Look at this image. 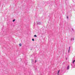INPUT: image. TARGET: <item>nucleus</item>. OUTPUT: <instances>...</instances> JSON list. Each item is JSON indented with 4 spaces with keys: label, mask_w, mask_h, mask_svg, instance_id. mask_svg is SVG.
<instances>
[{
    "label": "nucleus",
    "mask_w": 75,
    "mask_h": 75,
    "mask_svg": "<svg viewBox=\"0 0 75 75\" xmlns=\"http://www.w3.org/2000/svg\"><path fill=\"white\" fill-rule=\"evenodd\" d=\"M70 47H69V50H70Z\"/></svg>",
    "instance_id": "nucleus-8"
},
{
    "label": "nucleus",
    "mask_w": 75,
    "mask_h": 75,
    "mask_svg": "<svg viewBox=\"0 0 75 75\" xmlns=\"http://www.w3.org/2000/svg\"><path fill=\"white\" fill-rule=\"evenodd\" d=\"M32 41H34V39H33Z\"/></svg>",
    "instance_id": "nucleus-7"
},
{
    "label": "nucleus",
    "mask_w": 75,
    "mask_h": 75,
    "mask_svg": "<svg viewBox=\"0 0 75 75\" xmlns=\"http://www.w3.org/2000/svg\"><path fill=\"white\" fill-rule=\"evenodd\" d=\"M74 62H75V60H74L73 61V63L74 64Z\"/></svg>",
    "instance_id": "nucleus-4"
},
{
    "label": "nucleus",
    "mask_w": 75,
    "mask_h": 75,
    "mask_svg": "<svg viewBox=\"0 0 75 75\" xmlns=\"http://www.w3.org/2000/svg\"><path fill=\"white\" fill-rule=\"evenodd\" d=\"M67 19H68V16H67Z\"/></svg>",
    "instance_id": "nucleus-10"
},
{
    "label": "nucleus",
    "mask_w": 75,
    "mask_h": 75,
    "mask_svg": "<svg viewBox=\"0 0 75 75\" xmlns=\"http://www.w3.org/2000/svg\"><path fill=\"white\" fill-rule=\"evenodd\" d=\"M19 45L20 47H21V43H20L19 44Z\"/></svg>",
    "instance_id": "nucleus-2"
},
{
    "label": "nucleus",
    "mask_w": 75,
    "mask_h": 75,
    "mask_svg": "<svg viewBox=\"0 0 75 75\" xmlns=\"http://www.w3.org/2000/svg\"><path fill=\"white\" fill-rule=\"evenodd\" d=\"M13 22H14V21H15V19H14L13 21Z\"/></svg>",
    "instance_id": "nucleus-6"
},
{
    "label": "nucleus",
    "mask_w": 75,
    "mask_h": 75,
    "mask_svg": "<svg viewBox=\"0 0 75 75\" xmlns=\"http://www.w3.org/2000/svg\"><path fill=\"white\" fill-rule=\"evenodd\" d=\"M37 62V60H35V62Z\"/></svg>",
    "instance_id": "nucleus-9"
},
{
    "label": "nucleus",
    "mask_w": 75,
    "mask_h": 75,
    "mask_svg": "<svg viewBox=\"0 0 75 75\" xmlns=\"http://www.w3.org/2000/svg\"><path fill=\"white\" fill-rule=\"evenodd\" d=\"M60 71L59 70L58 72V74H59V71Z\"/></svg>",
    "instance_id": "nucleus-3"
},
{
    "label": "nucleus",
    "mask_w": 75,
    "mask_h": 75,
    "mask_svg": "<svg viewBox=\"0 0 75 75\" xmlns=\"http://www.w3.org/2000/svg\"><path fill=\"white\" fill-rule=\"evenodd\" d=\"M67 69H69V66H68L67 68Z\"/></svg>",
    "instance_id": "nucleus-1"
},
{
    "label": "nucleus",
    "mask_w": 75,
    "mask_h": 75,
    "mask_svg": "<svg viewBox=\"0 0 75 75\" xmlns=\"http://www.w3.org/2000/svg\"><path fill=\"white\" fill-rule=\"evenodd\" d=\"M34 37H37V35H34Z\"/></svg>",
    "instance_id": "nucleus-5"
}]
</instances>
